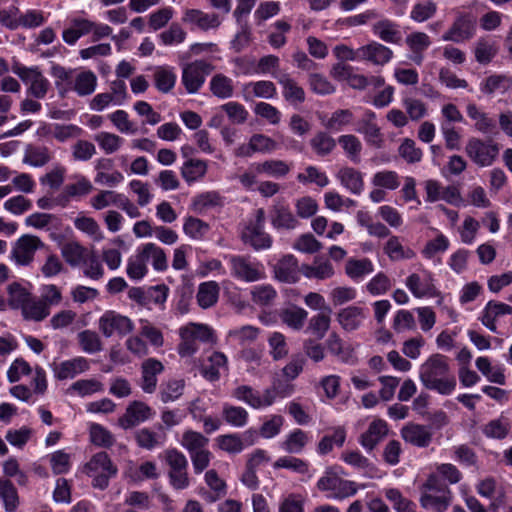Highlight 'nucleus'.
Listing matches in <instances>:
<instances>
[{"label":"nucleus","instance_id":"f257e3e1","mask_svg":"<svg viewBox=\"0 0 512 512\" xmlns=\"http://www.w3.org/2000/svg\"><path fill=\"white\" fill-rule=\"evenodd\" d=\"M419 378L426 389L441 395L451 394L456 387V379L450 371L448 358L442 354H432L421 366Z\"/></svg>","mask_w":512,"mask_h":512},{"label":"nucleus","instance_id":"f03ea898","mask_svg":"<svg viewBox=\"0 0 512 512\" xmlns=\"http://www.w3.org/2000/svg\"><path fill=\"white\" fill-rule=\"evenodd\" d=\"M181 342L177 347L180 357H190L199 349L198 343H215L213 330L205 325L189 323L180 329Z\"/></svg>","mask_w":512,"mask_h":512},{"label":"nucleus","instance_id":"7ed1b4c3","mask_svg":"<svg viewBox=\"0 0 512 512\" xmlns=\"http://www.w3.org/2000/svg\"><path fill=\"white\" fill-rule=\"evenodd\" d=\"M450 490L435 475H430L421 487L420 503L423 508L444 512L449 506Z\"/></svg>","mask_w":512,"mask_h":512},{"label":"nucleus","instance_id":"20e7f679","mask_svg":"<svg viewBox=\"0 0 512 512\" xmlns=\"http://www.w3.org/2000/svg\"><path fill=\"white\" fill-rule=\"evenodd\" d=\"M163 458L168 466L170 485L176 490L186 489L190 485L186 456L176 448H169L163 452Z\"/></svg>","mask_w":512,"mask_h":512},{"label":"nucleus","instance_id":"39448f33","mask_svg":"<svg viewBox=\"0 0 512 512\" xmlns=\"http://www.w3.org/2000/svg\"><path fill=\"white\" fill-rule=\"evenodd\" d=\"M85 472L93 476L92 485L95 488L104 490L109 485V480L116 476L118 469L106 452H99L92 456L85 465Z\"/></svg>","mask_w":512,"mask_h":512},{"label":"nucleus","instance_id":"423d86ee","mask_svg":"<svg viewBox=\"0 0 512 512\" xmlns=\"http://www.w3.org/2000/svg\"><path fill=\"white\" fill-rule=\"evenodd\" d=\"M499 151V145L491 139L471 137L465 146L466 155L479 167L491 166L497 159Z\"/></svg>","mask_w":512,"mask_h":512},{"label":"nucleus","instance_id":"0eeeda50","mask_svg":"<svg viewBox=\"0 0 512 512\" xmlns=\"http://www.w3.org/2000/svg\"><path fill=\"white\" fill-rule=\"evenodd\" d=\"M12 71L28 86L29 95L37 99L46 96L50 83L38 67H26L17 63L13 65Z\"/></svg>","mask_w":512,"mask_h":512},{"label":"nucleus","instance_id":"6e6552de","mask_svg":"<svg viewBox=\"0 0 512 512\" xmlns=\"http://www.w3.org/2000/svg\"><path fill=\"white\" fill-rule=\"evenodd\" d=\"M265 211L259 208L255 213V221L249 223L242 231L241 238L255 250L268 249L272 245V238L264 231Z\"/></svg>","mask_w":512,"mask_h":512},{"label":"nucleus","instance_id":"1a4fd4ad","mask_svg":"<svg viewBox=\"0 0 512 512\" xmlns=\"http://www.w3.org/2000/svg\"><path fill=\"white\" fill-rule=\"evenodd\" d=\"M232 396L253 409H262L271 406L275 402L277 393L273 387L266 388L261 393L249 385H240L233 390Z\"/></svg>","mask_w":512,"mask_h":512},{"label":"nucleus","instance_id":"9d476101","mask_svg":"<svg viewBox=\"0 0 512 512\" xmlns=\"http://www.w3.org/2000/svg\"><path fill=\"white\" fill-rule=\"evenodd\" d=\"M211 64L204 60H196L188 63L182 70V83L189 94H195L199 91L205 82V78L212 71Z\"/></svg>","mask_w":512,"mask_h":512},{"label":"nucleus","instance_id":"9b49d317","mask_svg":"<svg viewBox=\"0 0 512 512\" xmlns=\"http://www.w3.org/2000/svg\"><path fill=\"white\" fill-rule=\"evenodd\" d=\"M317 488L320 491H331V497L335 499H344L353 496L356 492L355 483L340 478L335 472L328 469L318 480Z\"/></svg>","mask_w":512,"mask_h":512},{"label":"nucleus","instance_id":"f8f14e48","mask_svg":"<svg viewBox=\"0 0 512 512\" xmlns=\"http://www.w3.org/2000/svg\"><path fill=\"white\" fill-rule=\"evenodd\" d=\"M45 246L43 241L36 235L25 234L14 244L11 258L19 265H29L36 251Z\"/></svg>","mask_w":512,"mask_h":512},{"label":"nucleus","instance_id":"ddd939ff","mask_svg":"<svg viewBox=\"0 0 512 512\" xmlns=\"http://www.w3.org/2000/svg\"><path fill=\"white\" fill-rule=\"evenodd\" d=\"M476 30L475 19L468 14L459 15L451 27L442 35L443 41L462 43L471 39Z\"/></svg>","mask_w":512,"mask_h":512},{"label":"nucleus","instance_id":"4468645a","mask_svg":"<svg viewBox=\"0 0 512 512\" xmlns=\"http://www.w3.org/2000/svg\"><path fill=\"white\" fill-rule=\"evenodd\" d=\"M232 274L245 282H255L264 277L260 263L251 262L244 256H232L230 259Z\"/></svg>","mask_w":512,"mask_h":512},{"label":"nucleus","instance_id":"2eb2a0df","mask_svg":"<svg viewBox=\"0 0 512 512\" xmlns=\"http://www.w3.org/2000/svg\"><path fill=\"white\" fill-rule=\"evenodd\" d=\"M99 329L105 337H111L114 333L126 335L133 329L132 321L114 311H107L99 320Z\"/></svg>","mask_w":512,"mask_h":512},{"label":"nucleus","instance_id":"dca6fc26","mask_svg":"<svg viewBox=\"0 0 512 512\" xmlns=\"http://www.w3.org/2000/svg\"><path fill=\"white\" fill-rule=\"evenodd\" d=\"M25 224L35 229H45L49 232L50 238L55 241L61 238L58 231L62 228L63 222L55 214L36 212L25 219Z\"/></svg>","mask_w":512,"mask_h":512},{"label":"nucleus","instance_id":"f3484780","mask_svg":"<svg viewBox=\"0 0 512 512\" xmlns=\"http://www.w3.org/2000/svg\"><path fill=\"white\" fill-rule=\"evenodd\" d=\"M182 21L196 26L202 31L217 29L222 19L217 13H206L200 9H187L182 17Z\"/></svg>","mask_w":512,"mask_h":512},{"label":"nucleus","instance_id":"a211bd4d","mask_svg":"<svg viewBox=\"0 0 512 512\" xmlns=\"http://www.w3.org/2000/svg\"><path fill=\"white\" fill-rule=\"evenodd\" d=\"M151 416V408L141 401H133L119 418L118 423L123 429H130Z\"/></svg>","mask_w":512,"mask_h":512},{"label":"nucleus","instance_id":"6ab92c4d","mask_svg":"<svg viewBox=\"0 0 512 512\" xmlns=\"http://www.w3.org/2000/svg\"><path fill=\"white\" fill-rule=\"evenodd\" d=\"M358 54L360 60L368 61L379 66L385 65L393 57V52L390 48L376 41H372L358 48Z\"/></svg>","mask_w":512,"mask_h":512},{"label":"nucleus","instance_id":"aec40b11","mask_svg":"<svg viewBox=\"0 0 512 512\" xmlns=\"http://www.w3.org/2000/svg\"><path fill=\"white\" fill-rule=\"evenodd\" d=\"M375 118L374 112H366L364 117L358 122L356 131L364 135L368 144L379 149L382 147L384 140L380 128L375 123Z\"/></svg>","mask_w":512,"mask_h":512},{"label":"nucleus","instance_id":"412c9836","mask_svg":"<svg viewBox=\"0 0 512 512\" xmlns=\"http://www.w3.org/2000/svg\"><path fill=\"white\" fill-rule=\"evenodd\" d=\"M400 434L405 442L420 448L428 447L432 441V432L421 424L409 423L401 429Z\"/></svg>","mask_w":512,"mask_h":512},{"label":"nucleus","instance_id":"4be33fe9","mask_svg":"<svg viewBox=\"0 0 512 512\" xmlns=\"http://www.w3.org/2000/svg\"><path fill=\"white\" fill-rule=\"evenodd\" d=\"M273 77L282 86L284 99L291 104H300L305 101V91L286 72L273 73Z\"/></svg>","mask_w":512,"mask_h":512},{"label":"nucleus","instance_id":"5701e85b","mask_svg":"<svg viewBox=\"0 0 512 512\" xmlns=\"http://www.w3.org/2000/svg\"><path fill=\"white\" fill-rule=\"evenodd\" d=\"M388 434V425L382 419H374L368 429L361 434L359 442L368 451H372Z\"/></svg>","mask_w":512,"mask_h":512},{"label":"nucleus","instance_id":"b1692460","mask_svg":"<svg viewBox=\"0 0 512 512\" xmlns=\"http://www.w3.org/2000/svg\"><path fill=\"white\" fill-rule=\"evenodd\" d=\"M301 267L298 266L297 259L291 255L282 257L274 268L275 277L285 283H295L299 279Z\"/></svg>","mask_w":512,"mask_h":512},{"label":"nucleus","instance_id":"393cba45","mask_svg":"<svg viewBox=\"0 0 512 512\" xmlns=\"http://www.w3.org/2000/svg\"><path fill=\"white\" fill-rule=\"evenodd\" d=\"M164 370L163 364L155 359L148 358L141 365V388L146 393H153L157 386V375Z\"/></svg>","mask_w":512,"mask_h":512},{"label":"nucleus","instance_id":"a878e982","mask_svg":"<svg viewBox=\"0 0 512 512\" xmlns=\"http://www.w3.org/2000/svg\"><path fill=\"white\" fill-rule=\"evenodd\" d=\"M89 369V363L84 357H76L63 361L54 366V375L58 380L72 379Z\"/></svg>","mask_w":512,"mask_h":512},{"label":"nucleus","instance_id":"bb28decb","mask_svg":"<svg viewBox=\"0 0 512 512\" xmlns=\"http://www.w3.org/2000/svg\"><path fill=\"white\" fill-rule=\"evenodd\" d=\"M406 44L412 51L410 59L417 65L423 62V52L430 46L431 40L424 32H413L406 37Z\"/></svg>","mask_w":512,"mask_h":512},{"label":"nucleus","instance_id":"cd10ccee","mask_svg":"<svg viewBox=\"0 0 512 512\" xmlns=\"http://www.w3.org/2000/svg\"><path fill=\"white\" fill-rule=\"evenodd\" d=\"M337 178L353 194H360L364 188L362 173L352 167L341 168L337 173Z\"/></svg>","mask_w":512,"mask_h":512},{"label":"nucleus","instance_id":"c85d7f7f","mask_svg":"<svg viewBox=\"0 0 512 512\" xmlns=\"http://www.w3.org/2000/svg\"><path fill=\"white\" fill-rule=\"evenodd\" d=\"M271 224L276 229L293 230L299 222L288 207L277 205L271 212Z\"/></svg>","mask_w":512,"mask_h":512},{"label":"nucleus","instance_id":"c756f323","mask_svg":"<svg viewBox=\"0 0 512 512\" xmlns=\"http://www.w3.org/2000/svg\"><path fill=\"white\" fill-rule=\"evenodd\" d=\"M88 250L77 241H68L61 247V255L70 266H78L86 262Z\"/></svg>","mask_w":512,"mask_h":512},{"label":"nucleus","instance_id":"7c9ffc66","mask_svg":"<svg viewBox=\"0 0 512 512\" xmlns=\"http://www.w3.org/2000/svg\"><path fill=\"white\" fill-rule=\"evenodd\" d=\"M373 32L386 43L397 44L401 40L399 25L391 20H380L373 25Z\"/></svg>","mask_w":512,"mask_h":512},{"label":"nucleus","instance_id":"2f4dec72","mask_svg":"<svg viewBox=\"0 0 512 512\" xmlns=\"http://www.w3.org/2000/svg\"><path fill=\"white\" fill-rule=\"evenodd\" d=\"M364 318L363 310L360 307L349 306L339 311L337 320L346 331H353L359 328Z\"/></svg>","mask_w":512,"mask_h":512},{"label":"nucleus","instance_id":"473e14b6","mask_svg":"<svg viewBox=\"0 0 512 512\" xmlns=\"http://www.w3.org/2000/svg\"><path fill=\"white\" fill-rule=\"evenodd\" d=\"M468 116L475 121V129L482 134H490L496 129V124L487 113L478 109L476 104L470 103L467 105Z\"/></svg>","mask_w":512,"mask_h":512},{"label":"nucleus","instance_id":"72a5a7b5","mask_svg":"<svg viewBox=\"0 0 512 512\" xmlns=\"http://www.w3.org/2000/svg\"><path fill=\"white\" fill-rule=\"evenodd\" d=\"M135 440L139 447L152 450L165 443L166 434L164 432H154L149 428H142L135 432Z\"/></svg>","mask_w":512,"mask_h":512},{"label":"nucleus","instance_id":"f704fd0d","mask_svg":"<svg viewBox=\"0 0 512 512\" xmlns=\"http://www.w3.org/2000/svg\"><path fill=\"white\" fill-rule=\"evenodd\" d=\"M219 285L215 281L201 283L196 295L200 307L207 309L216 304L219 296Z\"/></svg>","mask_w":512,"mask_h":512},{"label":"nucleus","instance_id":"c9c22d12","mask_svg":"<svg viewBox=\"0 0 512 512\" xmlns=\"http://www.w3.org/2000/svg\"><path fill=\"white\" fill-rule=\"evenodd\" d=\"M51 160V153L45 146L29 144L26 146L23 162L34 167H42Z\"/></svg>","mask_w":512,"mask_h":512},{"label":"nucleus","instance_id":"e433bc0d","mask_svg":"<svg viewBox=\"0 0 512 512\" xmlns=\"http://www.w3.org/2000/svg\"><path fill=\"white\" fill-rule=\"evenodd\" d=\"M301 272L307 278H316L318 280H324L331 278L334 275V268L328 261H318L315 259L312 265L303 264L301 266Z\"/></svg>","mask_w":512,"mask_h":512},{"label":"nucleus","instance_id":"4c0bfd02","mask_svg":"<svg viewBox=\"0 0 512 512\" xmlns=\"http://www.w3.org/2000/svg\"><path fill=\"white\" fill-rule=\"evenodd\" d=\"M97 87V76L90 70L78 73L74 80L73 90L79 96H88L94 93Z\"/></svg>","mask_w":512,"mask_h":512},{"label":"nucleus","instance_id":"58836bf2","mask_svg":"<svg viewBox=\"0 0 512 512\" xmlns=\"http://www.w3.org/2000/svg\"><path fill=\"white\" fill-rule=\"evenodd\" d=\"M209 365L202 366L201 373L203 377L211 382L220 378V369L227 368V358L221 352H213L208 357Z\"/></svg>","mask_w":512,"mask_h":512},{"label":"nucleus","instance_id":"ea45409f","mask_svg":"<svg viewBox=\"0 0 512 512\" xmlns=\"http://www.w3.org/2000/svg\"><path fill=\"white\" fill-rule=\"evenodd\" d=\"M308 441L309 436L305 431L295 429L287 435L286 439L281 443V447L287 453L299 454L303 451Z\"/></svg>","mask_w":512,"mask_h":512},{"label":"nucleus","instance_id":"a19ab883","mask_svg":"<svg viewBox=\"0 0 512 512\" xmlns=\"http://www.w3.org/2000/svg\"><path fill=\"white\" fill-rule=\"evenodd\" d=\"M176 78L173 69L164 66L156 67L153 74L155 87L162 93H169L174 88Z\"/></svg>","mask_w":512,"mask_h":512},{"label":"nucleus","instance_id":"79ce46f5","mask_svg":"<svg viewBox=\"0 0 512 512\" xmlns=\"http://www.w3.org/2000/svg\"><path fill=\"white\" fill-rule=\"evenodd\" d=\"M50 315V309L41 301L40 298L32 296L26 306L23 307L22 316L26 320L40 322Z\"/></svg>","mask_w":512,"mask_h":512},{"label":"nucleus","instance_id":"37998d69","mask_svg":"<svg viewBox=\"0 0 512 512\" xmlns=\"http://www.w3.org/2000/svg\"><path fill=\"white\" fill-rule=\"evenodd\" d=\"M254 170L258 174H265L270 177L280 178L289 173L290 167L282 160H266L255 164Z\"/></svg>","mask_w":512,"mask_h":512},{"label":"nucleus","instance_id":"c03bdc74","mask_svg":"<svg viewBox=\"0 0 512 512\" xmlns=\"http://www.w3.org/2000/svg\"><path fill=\"white\" fill-rule=\"evenodd\" d=\"M206 172L207 163L200 159H189L181 167V175L187 183L203 178Z\"/></svg>","mask_w":512,"mask_h":512},{"label":"nucleus","instance_id":"a18cd8bd","mask_svg":"<svg viewBox=\"0 0 512 512\" xmlns=\"http://www.w3.org/2000/svg\"><path fill=\"white\" fill-rule=\"evenodd\" d=\"M208 444L209 439L206 436L193 430L185 431L181 438V445L189 455L206 449Z\"/></svg>","mask_w":512,"mask_h":512},{"label":"nucleus","instance_id":"49530a36","mask_svg":"<svg viewBox=\"0 0 512 512\" xmlns=\"http://www.w3.org/2000/svg\"><path fill=\"white\" fill-rule=\"evenodd\" d=\"M374 270L373 263L368 258L347 260L345 265V273L351 279H360L365 275L372 273Z\"/></svg>","mask_w":512,"mask_h":512},{"label":"nucleus","instance_id":"de8ad7c7","mask_svg":"<svg viewBox=\"0 0 512 512\" xmlns=\"http://www.w3.org/2000/svg\"><path fill=\"white\" fill-rule=\"evenodd\" d=\"M384 252L392 261L415 257V252L410 248H405L397 236H391L388 239L384 246Z\"/></svg>","mask_w":512,"mask_h":512},{"label":"nucleus","instance_id":"09e8293b","mask_svg":"<svg viewBox=\"0 0 512 512\" xmlns=\"http://www.w3.org/2000/svg\"><path fill=\"white\" fill-rule=\"evenodd\" d=\"M0 498L6 512H16L20 500L17 489L10 480H0Z\"/></svg>","mask_w":512,"mask_h":512},{"label":"nucleus","instance_id":"8fccbe9b","mask_svg":"<svg viewBox=\"0 0 512 512\" xmlns=\"http://www.w3.org/2000/svg\"><path fill=\"white\" fill-rule=\"evenodd\" d=\"M307 316V311L298 306L286 308L280 313L282 322L294 330H300L303 327Z\"/></svg>","mask_w":512,"mask_h":512},{"label":"nucleus","instance_id":"3c124183","mask_svg":"<svg viewBox=\"0 0 512 512\" xmlns=\"http://www.w3.org/2000/svg\"><path fill=\"white\" fill-rule=\"evenodd\" d=\"M210 91L220 99L230 98L234 92L233 81L223 74H216L211 78Z\"/></svg>","mask_w":512,"mask_h":512},{"label":"nucleus","instance_id":"603ef678","mask_svg":"<svg viewBox=\"0 0 512 512\" xmlns=\"http://www.w3.org/2000/svg\"><path fill=\"white\" fill-rule=\"evenodd\" d=\"M223 419L234 427H243L248 422V412L241 406L224 404L222 409Z\"/></svg>","mask_w":512,"mask_h":512},{"label":"nucleus","instance_id":"864d4df0","mask_svg":"<svg viewBox=\"0 0 512 512\" xmlns=\"http://www.w3.org/2000/svg\"><path fill=\"white\" fill-rule=\"evenodd\" d=\"M310 146L316 155L324 157L329 155L336 147V141L326 132H317L310 139Z\"/></svg>","mask_w":512,"mask_h":512},{"label":"nucleus","instance_id":"5fc2aeb1","mask_svg":"<svg viewBox=\"0 0 512 512\" xmlns=\"http://www.w3.org/2000/svg\"><path fill=\"white\" fill-rule=\"evenodd\" d=\"M147 271V259L141 247L134 256L129 258L126 272L131 279L138 280L143 278Z\"/></svg>","mask_w":512,"mask_h":512},{"label":"nucleus","instance_id":"6e6d98bb","mask_svg":"<svg viewBox=\"0 0 512 512\" xmlns=\"http://www.w3.org/2000/svg\"><path fill=\"white\" fill-rule=\"evenodd\" d=\"M145 257L152 261L156 271H165L168 267L167 257L164 250L154 243H146L142 246Z\"/></svg>","mask_w":512,"mask_h":512},{"label":"nucleus","instance_id":"4d7b16f0","mask_svg":"<svg viewBox=\"0 0 512 512\" xmlns=\"http://www.w3.org/2000/svg\"><path fill=\"white\" fill-rule=\"evenodd\" d=\"M8 294V302L10 307L13 309H21V311L33 296L26 288L17 282H14L8 286Z\"/></svg>","mask_w":512,"mask_h":512},{"label":"nucleus","instance_id":"13d9d810","mask_svg":"<svg viewBox=\"0 0 512 512\" xmlns=\"http://www.w3.org/2000/svg\"><path fill=\"white\" fill-rule=\"evenodd\" d=\"M331 312V308H326V311L316 314L309 320L308 329L318 339H322L330 328Z\"/></svg>","mask_w":512,"mask_h":512},{"label":"nucleus","instance_id":"bf43d9fd","mask_svg":"<svg viewBox=\"0 0 512 512\" xmlns=\"http://www.w3.org/2000/svg\"><path fill=\"white\" fill-rule=\"evenodd\" d=\"M94 140L106 154L117 152L123 144V138L111 132H99L94 136Z\"/></svg>","mask_w":512,"mask_h":512},{"label":"nucleus","instance_id":"052dcab7","mask_svg":"<svg viewBox=\"0 0 512 512\" xmlns=\"http://www.w3.org/2000/svg\"><path fill=\"white\" fill-rule=\"evenodd\" d=\"M338 142L345 151L348 158L354 162H360V153L362 151V144L360 140L352 134L342 135L338 138Z\"/></svg>","mask_w":512,"mask_h":512},{"label":"nucleus","instance_id":"680f3d73","mask_svg":"<svg viewBox=\"0 0 512 512\" xmlns=\"http://www.w3.org/2000/svg\"><path fill=\"white\" fill-rule=\"evenodd\" d=\"M497 54L495 44L487 39L481 38L475 44V59L480 64H488Z\"/></svg>","mask_w":512,"mask_h":512},{"label":"nucleus","instance_id":"e2e57ef3","mask_svg":"<svg viewBox=\"0 0 512 512\" xmlns=\"http://www.w3.org/2000/svg\"><path fill=\"white\" fill-rule=\"evenodd\" d=\"M510 431V422L506 418L494 419L488 422L483 433L488 438L504 439Z\"/></svg>","mask_w":512,"mask_h":512},{"label":"nucleus","instance_id":"0e129e2a","mask_svg":"<svg viewBox=\"0 0 512 512\" xmlns=\"http://www.w3.org/2000/svg\"><path fill=\"white\" fill-rule=\"evenodd\" d=\"M124 196L112 190H103L91 199V205L97 210L106 208L109 205H116L119 208Z\"/></svg>","mask_w":512,"mask_h":512},{"label":"nucleus","instance_id":"69168bd1","mask_svg":"<svg viewBox=\"0 0 512 512\" xmlns=\"http://www.w3.org/2000/svg\"><path fill=\"white\" fill-rule=\"evenodd\" d=\"M78 341L82 350L93 354L102 350V341L99 335L91 330H84L78 333Z\"/></svg>","mask_w":512,"mask_h":512},{"label":"nucleus","instance_id":"338daca9","mask_svg":"<svg viewBox=\"0 0 512 512\" xmlns=\"http://www.w3.org/2000/svg\"><path fill=\"white\" fill-rule=\"evenodd\" d=\"M277 296L271 285H258L251 290L252 301L259 306H270Z\"/></svg>","mask_w":512,"mask_h":512},{"label":"nucleus","instance_id":"774afa93","mask_svg":"<svg viewBox=\"0 0 512 512\" xmlns=\"http://www.w3.org/2000/svg\"><path fill=\"white\" fill-rule=\"evenodd\" d=\"M398 153L408 164L418 163L422 159V150L413 139L405 138L398 148Z\"/></svg>","mask_w":512,"mask_h":512}]
</instances>
